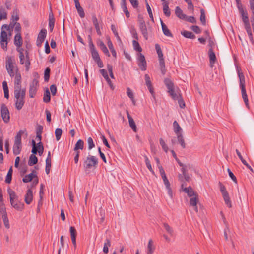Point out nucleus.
<instances>
[{
  "mask_svg": "<svg viewBox=\"0 0 254 254\" xmlns=\"http://www.w3.org/2000/svg\"><path fill=\"white\" fill-rule=\"evenodd\" d=\"M38 84V81L34 79L30 85L29 88V96L30 98H33L37 92V86Z\"/></svg>",
  "mask_w": 254,
  "mask_h": 254,
  "instance_id": "9",
  "label": "nucleus"
},
{
  "mask_svg": "<svg viewBox=\"0 0 254 254\" xmlns=\"http://www.w3.org/2000/svg\"><path fill=\"white\" fill-rule=\"evenodd\" d=\"M164 227L166 231V232L171 236L173 234V229L168 225V223H164L163 224Z\"/></svg>",
  "mask_w": 254,
  "mask_h": 254,
  "instance_id": "47",
  "label": "nucleus"
},
{
  "mask_svg": "<svg viewBox=\"0 0 254 254\" xmlns=\"http://www.w3.org/2000/svg\"><path fill=\"white\" fill-rule=\"evenodd\" d=\"M177 135V139L178 142L180 144L183 148H186V143L182 134H178Z\"/></svg>",
  "mask_w": 254,
  "mask_h": 254,
  "instance_id": "36",
  "label": "nucleus"
},
{
  "mask_svg": "<svg viewBox=\"0 0 254 254\" xmlns=\"http://www.w3.org/2000/svg\"><path fill=\"white\" fill-rule=\"evenodd\" d=\"M7 34L6 31L2 30L0 35V44L1 48L6 51L7 49Z\"/></svg>",
  "mask_w": 254,
  "mask_h": 254,
  "instance_id": "7",
  "label": "nucleus"
},
{
  "mask_svg": "<svg viewBox=\"0 0 254 254\" xmlns=\"http://www.w3.org/2000/svg\"><path fill=\"white\" fill-rule=\"evenodd\" d=\"M2 218L3 219V223H4V225L5 226V227L7 228V229H9V227H10V226H9V220H8V219L7 218V214L6 213L2 215Z\"/></svg>",
  "mask_w": 254,
  "mask_h": 254,
  "instance_id": "44",
  "label": "nucleus"
},
{
  "mask_svg": "<svg viewBox=\"0 0 254 254\" xmlns=\"http://www.w3.org/2000/svg\"><path fill=\"white\" fill-rule=\"evenodd\" d=\"M181 34L183 35L185 37L187 38L190 39H194L195 37V36L193 34V33L191 32L184 30L181 32Z\"/></svg>",
  "mask_w": 254,
  "mask_h": 254,
  "instance_id": "30",
  "label": "nucleus"
},
{
  "mask_svg": "<svg viewBox=\"0 0 254 254\" xmlns=\"http://www.w3.org/2000/svg\"><path fill=\"white\" fill-rule=\"evenodd\" d=\"M168 92L174 100H177L179 98V96L175 92L174 88L168 90Z\"/></svg>",
  "mask_w": 254,
  "mask_h": 254,
  "instance_id": "56",
  "label": "nucleus"
},
{
  "mask_svg": "<svg viewBox=\"0 0 254 254\" xmlns=\"http://www.w3.org/2000/svg\"><path fill=\"white\" fill-rule=\"evenodd\" d=\"M55 23V18L54 17V15L52 11L49 13V25L50 27V30L51 31H52L54 27Z\"/></svg>",
  "mask_w": 254,
  "mask_h": 254,
  "instance_id": "24",
  "label": "nucleus"
},
{
  "mask_svg": "<svg viewBox=\"0 0 254 254\" xmlns=\"http://www.w3.org/2000/svg\"><path fill=\"white\" fill-rule=\"evenodd\" d=\"M1 115L4 123H7L9 122V112L7 107L4 104L1 106Z\"/></svg>",
  "mask_w": 254,
  "mask_h": 254,
  "instance_id": "6",
  "label": "nucleus"
},
{
  "mask_svg": "<svg viewBox=\"0 0 254 254\" xmlns=\"http://www.w3.org/2000/svg\"><path fill=\"white\" fill-rule=\"evenodd\" d=\"M24 133H25L27 135L26 129L19 130L15 136L14 143L13 146V152L15 155H18L21 152L22 148L21 136Z\"/></svg>",
  "mask_w": 254,
  "mask_h": 254,
  "instance_id": "3",
  "label": "nucleus"
},
{
  "mask_svg": "<svg viewBox=\"0 0 254 254\" xmlns=\"http://www.w3.org/2000/svg\"><path fill=\"white\" fill-rule=\"evenodd\" d=\"M177 100L178 101V104L180 108H184L185 107V103L180 94L179 95V98Z\"/></svg>",
  "mask_w": 254,
  "mask_h": 254,
  "instance_id": "58",
  "label": "nucleus"
},
{
  "mask_svg": "<svg viewBox=\"0 0 254 254\" xmlns=\"http://www.w3.org/2000/svg\"><path fill=\"white\" fill-rule=\"evenodd\" d=\"M159 142L163 150L167 153L168 150V148L167 145L166 144L165 141L163 140L162 138H160Z\"/></svg>",
  "mask_w": 254,
  "mask_h": 254,
  "instance_id": "53",
  "label": "nucleus"
},
{
  "mask_svg": "<svg viewBox=\"0 0 254 254\" xmlns=\"http://www.w3.org/2000/svg\"><path fill=\"white\" fill-rule=\"evenodd\" d=\"M168 92L174 100H177L179 98V96L175 92L174 88L168 90Z\"/></svg>",
  "mask_w": 254,
  "mask_h": 254,
  "instance_id": "55",
  "label": "nucleus"
},
{
  "mask_svg": "<svg viewBox=\"0 0 254 254\" xmlns=\"http://www.w3.org/2000/svg\"><path fill=\"white\" fill-rule=\"evenodd\" d=\"M84 147V142L83 140L79 139L77 141L75 145L74 150L77 151L79 149L82 150Z\"/></svg>",
  "mask_w": 254,
  "mask_h": 254,
  "instance_id": "31",
  "label": "nucleus"
},
{
  "mask_svg": "<svg viewBox=\"0 0 254 254\" xmlns=\"http://www.w3.org/2000/svg\"><path fill=\"white\" fill-rule=\"evenodd\" d=\"M200 20L203 25H206V19H205V13L204 9L201 8L200 9Z\"/></svg>",
  "mask_w": 254,
  "mask_h": 254,
  "instance_id": "40",
  "label": "nucleus"
},
{
  "mask_svg": "<svg viewBox=\"0 0 254 254\" xmlns=\"http://www.w3.org/2000/svg\"><path fill=\"white\" fill-rule=\"evenodd\" d=\"M132 44L134 48V49L138 52H141L142 48L140 47L139 43L137 41V40H134L132 41Z\"/></svg>",
  "mask_w": 254,
  "mask_h": 254,
  "instance_id": "45",
  "label": "nucleus"
},
{
  "mask_svg": "<svg viewBox=\"0 0 254 254\" xmlns=\"http://www.w3.org/2000/svg\"><path fill=\"white\" fill-rule=\"evenodd\" d=\"M164 83L168 89V91L174 88V84L170 79L165 78L164 79Z\"/></svg>",
  "mask_w": 254,
  "mask_h": 254,
  "instance_id": "33",
  "label": "nucleus"
},
{
  "mask_svg": "<svg viewBox=\"0 0 254 254\" xmlns=\"http://www.w3.org/2000/svg\"><path fill=\"white\" fill-rule=\"evenodd\" d=\"M145 0L146 8L147 10V12L149 14V17H150V19H151V21L153 22H154V18H153V14H152V12L151 7H150V5H149L147 0Z\"/></svg>",
  "mask_w": 254,
  "mask_h": 254,
  "instance_id": "42",
  "label": "nucleus"
},
{
  "mask_svg": "<svg viewBox=\"0 0 254 254\" xmlns=\"http://www.w3.org/2000/svg\"><path fill=\"white\" fill-rule=\"evenodd\" d=\"M50 69L49 68H47L44 72V80L48 81L50 78Z\"/></svg>",
  "mask_w": 254,
  "mask_h": 254,
  "instance_id": "60",
  "label": "nucleus"
},
{
  "mask_svg": "<svg viewBox=\"0 0 254 254\" xmlns=\"http://www.w3.org/2000/svg\"><path fill=\"white\" fill-rule=\"evenodd\" d=\"M7 18V12L3 8H0V20L6 19Z\"/></svg>",
  "mask_w": 254,
  "mask_h": 254,
  "instance_id": "49",
  "label": "nucleus"
},
{
  "mask_svg": "<svg viewBox=\"0 0 254 254\" xmlns=\"http://www.w3.org/2000/svg\"><path fill=\"white\" fill-rule=\"evenodd\" d=\"M14 43L17 48H19L21 46L22 44V38L21 33L16 34L14 36Z\"/></svg>",
  "mask_w": 254,
  "mask_h": 254,
  "instance_id": "15",
  "label": "nucleus"
},
{
  "mask_svg": "<svg viewBox=\"0 0 254 254\" xmlns=\"http://www.w3.org/2000/svg\"><path fill=\"white\" fill-rule=\"evenodd\" d=\"M130 32L132 34V37L137 40L138 39V34L136 30L134 27H132L130 29Z\"/></svg>",
  "mask_w": 254,
  "mask_h": 254,
  "instance_id": "54",
  "label": "nucleus"
},
{
  "mask_svg": "<svg viewBox=\"0 0 254 254\" xmlns=\"http://www.w3.org/2000/svg\"><path fill=\"white\" fill-rule=\"evenodd\" d=\"M98 163V158L95 156L89 155L83 162V167L86 172L89 173L91 169L97 167Z\"/></svg>",
  "mask_w": 254,
  "mask_h": 254,
  "instance_id": "4",
  "label": "nucleus"
},
{
  "mask_svg": "<svg viewBox=\"0 0 254 254\" xmlns=\"http://www.w3.org/2000/svg\"><path fill=\"white\" fill-rule=\"evenodd\" d=\"M7 192L9 195L10 203H12L13 201L18 200V197L13 190L10 189H8L7 190Z\"/></svg>",
  "mask_w": 254,
  "mask_h": 254,
  "instance_id": "21",
  "label": "nucleus"
},
{
  "mask_svg": "<svg viewBox=\"0 0 254 254\" xmlns=\"http://www.w3.org/2000/svg\"><path fill=\"white\" fill-rule=\"evenodd\" d=\"M5 68L10 77H12L15 76L14 84L21 83V75L13 57L7 56L6 57Z\"/></svg>",
  "mask_w": 254,
  "mask_h": 254,
  "instance_id": "1",
  "label": "nucleus"
},
{
  "mask_svg": "<svg viewBox=\"0 0 254 254\" xmlns=\"http://www.w3.org/2000/svg\"><path fill=\"white\" fill-rule=\"evenodd\" d=\"M161 21V25L162 29L163 32L164 34L168 37H173L172 34L171 33L170 31L168 29L167 26L163 22L162 20L160 19Z\"/></svg>",
  "mask_w": 254,
  "mask_h": 254,
  "instance_id": "20",
  "label": "nucleus"
},
{
  "mask_svg": "<svg viewBox=\"0 0 254 254\" xmlns=\"http://www.w3.org/2000/svg\"><path fill=\"white\" fill-rule=\"evenodd\" d=\"M33 174H29L25 176V177L22 179V181L24 183H28L32 181V180L34 178L32 176Z\"/></svg>",
  "mask_w": 254,
  "mask_h": 254,
  "instance_id": "50",
  "label": "nucleus"
},
{
  "mask_svg": "<svg viewBox=\"0 0 254 254\" xmlns=\"http://www.w3.org/2000/svg\"><path fill=\"white\" fill-rule=\"evenodd\" d=\"M127 118L128 119L129 126L131 127V128L134 132H136L137 131V127H136V124H135L133 118L130 116V115H129V114L127 111Z\"/></svg>",
  "mask_w": 254,
  "mask_h": 254,
  "instance_id": "16",
  "label": "nucleus"
},
{
  "mask_svg": "<svg viewBox=\"0 0 254 254\" xmlns=\"http://www.w3.org/2000/svg\"><path fill=\"white\" fill-rule=\"evenodd\" d=\"M19 10L17 8H15L13 10L11 20L12 21L11 23H14L15 22L17 21L19 19Z\"/></svg>",
  "mask_w": 254,
  "mask_h": 254,
  "instance_id": "23",
  "label": "nucleus"
},
{
  "mask_svg": "<svg viewBox=\"0 0 254 254\" xmlns=\"http://www.w3.org/2000/svg\"><path fill=\"white\" fill-rule=\"evenodd\" d=\"M208 55H209L210 65H211V66L212 67L216 60V57L215 54L212 48H210L209 49Z\"/></svg>",
  "mask_w": 254,
  "mask_h": 254,
  "instance_id": "13",
  "label": "nucleus"
},
{
  "mask_svg": "<svg viewBox=\"0 0 254 254\" xmlns=\"http://www.w3.org/2000/svg\"><path fill=\"white\" fill-rule=\"evenodd\" d=\"M183 191L186 193L188 196L190 197L195 196L197 195V193L194 191L192 188L190 186L187 188H184L183 189Z\"/></svg>",
  "mask_w": 254,
  "mask_h": 254,
  "instance_id": "17",
  "label": "nucleus"
},
{
  "mask_svg": "<svg viewBox=\"0 0 254 254\" xmlns=\"http://www.w3.org/2000/svg\"><path fill=\"white\" fill-rule=\"evenodd\" d=\"M32 149L31 152L34 154L39 153L40 156H41L44 151V147L42 142L38 143L37 144L34 140L32 141Z\"/></svg>",
  "mask_w": 254,
  "mask_h": 254,
  "instance_id": "5",
  "label": "nucleus"
},
{
  "mask_svg": "<svg viewBox=\"0 0 254 254\" xmlns=\"http://www.w3.org/2000/svg\"><path fill=\"white\" fill-rule=\"evenodd\" d=\"M51 167V161L49 159L46 160V168L45 171L47 174H49Z\"/></svg>",
  "mask_w": 254,
  "mask_h": 254,
  "instance_id": "52",
  "label": "nucleus"
},
{
  "mask_svg": "<svg viewBox=\"0 0 254 254\" xmlns=\"http://www.w3.org/2000/svg\"><path fill=\"white\" fill-rule=\"evenodd\" d=\"M11 28H14V31L16 34L21 33V27L19 23L17 22H14L11 26Z\"/></svg>",
  "mask_w": 254,
  "mask_h": 254,
  "instance_id": "35",
  "label": "nucleus"
},
{
  "mask_svg": "<svg viewBox=\"0 0 254 254\" xmlns=\"http://www.w3.org/2000/svg\"><path fill=\"white\" fill-rule=\"evenodd\" d=\"M98 45L105 54H106L108 57L110 56V54L106 46L104 44L102 41L99 40L98 42Z\"/></svg>",
  "mask_w": 254,
  "mask_h": 254,
  "instance_id": "19",
  "label": "nucleus"
},
{
  "mask_svg": "<svg viewBox=\"0 0 254 254\" xmlns=\"http://www.w3.org/2000/svg\"><path fill=\"white\" fill-rule=\"evenodd\" d=\"M47 30L45 29H42L39 32L37 38L44 42L46 36Z\"/></svg>",
  "mask_w": 254,
  "mask_h": 254,
  "instance_id": "38",
  "label": "nucleus"
},
{
  "mask_svg": "<svg viewBox=\"0 0 254 254\" xmlns=\"http://www.w3.org/2000/svg\"><path fill=\"white\" fill-rule=\"evenodd\" d=\"M238 9L239 10L240 13L241 14V16L243 17H245V16L247 17L248 16V13L247 11L244 10L242 7V5H241V7L240 6H238Z\"/></svg>",
  "mask_w": 254,
  "mask_h": 254,
  "instance_id": "62",
  "label": "nucleus"
},
{
  "mask_svg": "<svg viewBox=\"0 0 254 254\" xmlns=\"http://www.w3.org/2000/svg\"><path fill=\"white\" fill-rule=\"evenodd\" d=\"M69 231L71 238L76 237L77 232L75 228L74 227L71 226L70 227Z\"/></svg>",
  "mask_w": 254,
  "mask_h": 254,
  "instance_id": "64",
  "label": "nucleus"
},
{
  "mask_svg": "<svg viewBox=\"0 0 254 254\" xmlns=\"http://www.w3.org/2000/svg\"><path fill=\"white\" fill-rule=\"evenodd\" d=\"M184 20L192 23H196V19L194 16H187L186 15V17Z\"/></svg>",
  "mask_w": 254,
  "mask_h": 254,
  "instance_id": "63",
  "label": "nucleus"
},
{
  "mask_svg": "<svg viewBox=\"0 0 254 254\" xmlns=\"http://www.w3.org/2000/svg\"><path fill=\"white\" fill-rule=\"evenodd\" d=\"M14 95L15 99V108L18 110H21L24 103L26 95V88H21V83L14 84Z\"/></svg>",
  "mask_w": 254,
  "mask_h": 254,
  "instance_id": "2",
  "label": "nucleus"
},
{
  "mask_svg": "<svg viewBox=\"0 0 254 254\" xmlns=\"http://www.w3.org/2000/svg\"><path fill=\"white\" fill-rule=\"evenodd\" d=\"M175 13L181 19L184 20L186 17V15L183 13L182 10L179 6L175 8Z\"/></svg>",
  "mask_w": 254,
  "mask_h": 254,
  "instance_id": "18",
  "label": "nucleus"
},
{
  "mask_svg": "<svg viewBox=\"0 0 254 254\" xmlns=\"http://www.w3.org/2000/svg\"><path fill=\"white\" fill-rule=\"evenodd\" d=\"M50 100V93L48 88H47L44 93L43 101L45 103H49Z\"/></svg>",
  "mask_w": 254,
  "mask_h": 254,
  "instance_id": "32",
  "label": "nucleus"
},
{
  "mask_svg": "<svg viewBox=\"0 0 254 254\" xmlns=\"http://www.w3.org/2000/svg\"><path fill=\"white\" fill-rule=\"evenodd\" d=\"M33 195L32 190L30 189L27 190L26 193L24 196V201L25 202L29 205L33 200Z\"/></svg>",
  "mask_w": 254,
  "mask_h": 254,
  "instance_id": "10",
  "label": "nucleus"
},
{
  "mask_svg": "<svg viewBox=\"0 0 254 254\" xmlns=\"http://www.w3.org/2000/svg\"><path fill=\"white\" fill-rule=\"evenodd\" d=\"M11 205L16 210L18 211H22L24 208V204L23 202L19 201L18 200L13 201Z\"/></svg>",
  "mask_w": 254,
  "mask_h": 254,
  "instance_id": "12",
  "label": "nucleus"
},
{
  "mask_svg": "<svg viewBox=\"0 0 254 254\" xmlns=\"http://www.w3.org/2000/svg\"><path fill=\"white\" fill-rule=\"evenodd\" d=\"M87 143L88 145V149H91L95 146L94 143L93 142V139L91 137H88L87 139Z\"/></svg>",
  "mask_w": 254,
  "mask_h": 254,
  "instance_id": "61",
  "label": "nucleus"
},
{
  "mask_svg": "<svg viewBox=\"0 0 254 254\" xmlns=\"http://www.w3.org/2000/svg\"><path fill=\"white\" fill-rule=\"evenodd\" d=\"M127 94L128 97L132 100L133 103L134 102V95L133 92L131 91V89L129 88H127Z\"/></svg>",
  "mask_w": 254,
  "mask_h": 254,
  "instance_id": "59",
  "label": "nucleus"
},
{
  "mask_svg": "<svg viewBox=\"0 0 254 254\" xmlns=\"http://www.w3.org/2000/svg\"><path fill=\"white\" fill-rule=\"evenodd\" d=\"M223 199L224 200V201L225 202V204L229 207H231V202L230 201V199L229 197V195L228 193H225L224 194L222 195Z\"/></svg>",
  "mask_w": 254,
  "mask_h": 254,
  "instance_id": "37",
  "label": "nucleus"
},
{
  "mask_svg": "<svg viewBox=\"0 0 254 254\" xmlns=\"http://www.w3.org/2000/svg\"><path fill=\"white\" fill-rule=\"evenodd\" d=\"M159 63L161 73L163 75H164L166 73V70L165 69V62L164 58H159Z\"/></svg>",
  "mask_w": 254,
  "mask_h": 254,
  "instance_id": "27",
  "label": "nucleus"
},
{
  "mask_svg": "<svg viewBox=\"0 0 254 254\" xmlns=\"http://www.w3.org/2000/svg\"><path fill=\"white\" fill-rule=\"evenodd\" d=\"M173 127L175 133L177 135L180 134L179 132L181 130V128L176 121L173 122Z\"/></svg>",
  "mask_w": 254,
  "mask_h": 254,
  "instance_id": "43",
  "label": "nucleus"
},
{
  "mask_svg": "<svg viewBox=\"0 0 254 254\" xmlns=\"http://www.w3.org/2000/svg\"><path fill=\"white\" fill-rule=\"evenodd\" d=\"M107 44H108L109 49L110 50V51L112 53V55L114 57L116 58V51L113 47V45L110 39L108 41Z\"/></svg>",
  "mask_w": 254,
  "mask_h": 254,
  "instance_id": "39",
  "label": "nucleus"
},
{
  "mask_svg": "<svg viewBox=\"0 0 254 254\" xmlns=\"http://www.w3.org/2000/svg\"><path fill=\"white\" fill-rule=\"evenodd\" d=\"M154 249H155V247L153 245V241L152 240V239H150V240H149V241L148 242V246H147L148 252L153 253Z\"/></svg>",
  "mask_w": 254,
  "mask_h": 254,
  "instance_id": "51",
  "label": "nucleus"
},
{
  "mask_svg": "<svg viewBox=\"0 0 254 254\" xmlns=\"http://www.w3.org/2000/svg\"><path fill=\"white\" fill-rule=\"evenodd\" d=\"M242 98L244 100L246 106L249 108L248 99L246 93V90L245 88H241Z\"/></svg>",
  "mask_w": 254,
  "mask_h": 254,
  "instance_id": "28",
  "label": "nucleus"
},
{
  "mask_svg": "<svg viewBox=\"0 0 254 254\" xmlns=\"http://www.w3.org/2000/svg\"><path fill=\"white\" fill-rule=\"evenodd\" d=\"M90 51L91 53L92 57L95 61L100 59L98 52L95 48L90 49Z\"/></svg>",
  "mask_w": 254,
  "mask_h": 254,
  "instance_id": "34",
  "label": "nucleus"
},
{
  "mask_svg": "<svg viewBox=\"0 0 254 254\" xmlns=\"http://www.w3.org/2000/svg\"><path fill=\"white\" fill-rule=\"evenodd\" d=\"M168 5L169 3L167 2H164L163 3V13L167 17H169L171 14V12Z\"/></svg>",
  "mask_w": 254,
  "mask_h": 254,
  "instance_id": "25",
  "label": "nucleus"
},
{
  "mask_svg": "<svg viewBox=\"0 0 254 254\" xmlns=\"http://www.w3.org/2000/svg\"><path fill=\"white\" fill-rule=\"evenodd\" d=\"M155 49L158 54V59L163 58V54L161 48L158 44H155Z\"/></svg>",
  "mask_w": 254,
  "mask_h": 254,
  "instance_id": "46",
  "label": "nucleus"
},
{
  "mask_svg": "<svg viewBox=\"0 0 254 254\" xmlns=\"http://www.w3.org/2000/svg\"><path fill=\"white\" fill-rule=\"evenodd\" d=\"M121 7L123 10L125 12L127 17L129 18L130 16L129 12L128 11L127 5L126 0H121Z\"/></svg>",
  "mask_w": 254,
  "mask_h": 254,
  "instance_id": "29",
  "label": "nucleus"
},
{
  "mask_svg": "<svg viewBox=\"0 0 254 254\" xmlns=\"http://www.w3.org/2000/svg\"><path fill=\"white\" fill-rule=\"evenodd\" d=\"M238 75L240 81V88H245V79L243 73L241 72V70L237 68Z\"/></svg>",
  "mask_w": 254,
  "mask_h": 254,
  "instance_id": "11",
  "label": "nucleus"
},
{
  "mask_svg": "<svg viewBox=\"0 0 254 254\" xmlns=\"http://www.w3.org/2000/svg\"><path fill=\"white\" fill-rule=\"evenodd\" d=\"M181 171L182 172V174L183 175V176L184 177V179L185 180V181L187 182H189L190 180V177L189 174L188 173V171H187V170H186V168L184 167V166H183V167L181 168Z\"/></svg>",
  "mask_w": 254,
  "mask_h": 254,
  "instance_id": "41",
  "label": "nucleus"
},
{
  "mask_svg": "<svg viewBox=\"0 0 254 254\" xmlns=\"http://www.w3.org/2000/svg\"><path fill=\"white\" fill-rule=\"evenodd\" d=\"M139 29L141 32L143 36L144 37V38L146 40H147L148 39V32H147V27H146L145 24L139 25Z\"/></svg>",
  "mask_w": 254,
  "mask_h": 254,
  "instance_id": "22",
  "label": "nucleus"
},
{
  "mask_svg": "<svg viewBox=\"0 0 254 254\" xmlns=\"http://www.w3.org/2000/svg\"><path fill=\"white\" fill-rule=\"evenodd\" d=\"M138 65L141 70L144 71L146 69V62L145 60V58L144 56L141 54L139 53L138 57Z\"/></svg>",
  "mask_w": 254,
  "mask_h": 254,
  "instance_id": "8",
  "label": "nucleus"
},
{
  "mask_svg": "<svg viewBox=\"0 0 254 254\" xmlns=\"http://www.w3.org/2000/svg\"><path fill=\"white\" fill-rule=\"evenodd\" d=\"M35 155V154L32 153L30 156L28 161V165L30 166L36 164L38 162V158Z\"/></svg>",
  "mask_w": 254,
  "mask_h": 254,
  "instance_id": "26",
  "label": "nucleus"
},
{
  "mask_svg": "<svg viewBox=\"0 0 254 254\" xmlns=\"http://www.w3.org/2000/svg\"><path fill=\"white\" fill-rule=\"evenodd\" d=\"M62 134V130L60 128H57L55 130V136L56 138V140L57 141L59 140L61 137V135Z\"/></svg>",
  "mask_w": 254,
  "mask_h": 254,
  "instance_id": "57",
  "label": "nucleus"
},
{
  "mask_svg": "<svg viewBox=\"0 0 254 254\" xmlns=\"http://www.w3.org/2000/svg\"><path fill=\"white\" fill-rule=\"evenodd\" d=\"M106 241L104 245L103 251L105 254H107L109 251L108 247L111 246V242L109 239H106Z\"/></svg>",
  "mask_w": 254,
  "mask_h": 254,
  "instance_id": "48",
  "label": "nucleus"
},
{
  "mask_svg": "<svg viewBox=\"0 0 254 254\" xmlns=\"http://www.w3.org/2000/svg\"><path fill=\"white\" fill-rule=\"evenodd\" d=\"M198 202V198L197 195L193 197H191L190 199V204L191 206L193 207V209H194V211L196 212H198V208L197 206V204Z\"/></svg>",
  "mask_w": 254,
  "mask_h": 254,
  "instance_id": "14",
  "label": "nucleus"
}]
</instances>
